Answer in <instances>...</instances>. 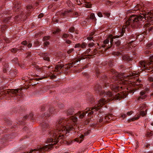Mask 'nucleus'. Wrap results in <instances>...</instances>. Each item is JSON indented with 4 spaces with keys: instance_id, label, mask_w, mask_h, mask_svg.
<instances>
[{
    "instance_id": "obj_7",
    "label": "nucleus",
    "mask_w": 153,
    "mask_h": 153,
    "mask_svg": "<svg viewBox=\"0 0 153 153\" xmlns=\"http://www.w3.org/2000/svg\"><path fill=\"white\" fill-rule=\"evenodd\" d=\"M85 57L82 56H79L78 58H74L72 60V62L68 64H67L65 66L64 68L66 70L71 68L73 66V65L78 64V62L82 59H85Z\"/></svg>"
},
{
    "instance_id": "obj_62",
    "label": "nucleus",
    "mask_w": 153,
    "mask_h": 153,
    "mask_svg": "<svg viewBox=\"0 0 153 153\" xmlns=\"http://www.w3.org/2000/svg\"><path fill=\"white\" fill-rule=\"evenodd\" d=\"M16 126L15 125H13L11 126H10V127L11 128H14L15 127H16Z\"/></svg>"
},
{
    "instance_id": "obj_64",
    "label": "nucleus",
    "mask_w": 153,
    "mask_h": 153,
    "mask_svg": "<svg viewBox=\"0 0 153 153\" xmlns=\"http://www.w3.org/2000/svg\"><path fill=\"white\" fill-rule=\"evenodd\" d=\"M144 153H152V152L149 151L148 152H144Z\"/></svg>"
},
{
    "instance_id": "obj_51",
    "label": "nucleus",
    "mask_w": 153,
    "mask_h": 153,
    "mask_svg": "<svg viewBox=\"0 0 153 153\" xmlns=\"http://www.w3.org/2000/svg\"><path fill=\"white\" fill-rule=\"evenodd\" d=\"M58 106L59 108H61L63 107V105L62 104L59 103L58 104Z\"/></svg>"
},
{
    "instance_id": "obj_32",
    "label": "nucleus",
    "mask_w": 153,
    "mask_h": 153,
    "mask_svg": "<svg viewBox=\"0 0 153 153\" xmlns=\"http://www.w3.org/2000/svg\"><path fill=\"white\" fill-rule=\"evenodd\" d=\"M12 62L15 64H18V61L17 58H15L12 60Z\"/></svg>"
},
{
    "instance_id": "obj_28",
    "label": "nucleus",
    "mask_w": 153,
    "mask_h": 153,
    "mask_svg": "<svg viewBox=\"0 0 153 153\" xmlns=\"http://www.w3.org/2000/svg\"><path fill=\"white\" fill-rule=\"evenodd\" d=\"M10 17H5L3 20L4 22L6 23H9V22H10Z\"/></svg>"
},
{
    "instance_id": "obj_10",
    "label": "nucleus",
    "mask_w": 153,
    "mask_h": 153,
    "mask_svg": "<svg viewBox=\"0 0 153 153\" xmlns=\"http://www.w3.org/2000/svg\"><path fill=\"white\" fill-rule=\"evenodd\" d=\"M52 67V66H48V67L46 66H44L42 67V68L43 71V73H44L45 74H48V76L50 77L51 78L53 79L55 78L56 77V76L55 74H53L52 73H47L48 71H46L47 70L50 68L51 67Z\"/></svg>"
},
{
    "instance_id": "obj_19",
    "label": "nucleus",
    "mask_w": 153,
    "mask_h": 153,
    "mask_svg": "<svg viewBox=\"0 0 153 153\" xmlns=\"http://www.w3.org/2000/svg\"><path fill=\"white\" fill-rule=\"evenodd\" d=\"M26 7L27 11H28L27 15L28 16H29L30 15V12L33 10V7L32 6L30 5H27Z\"/></svg>"
},
{
    "instance_id": "obj_3",
    "label": "nucleus",
    "mask_w": 153,
    "mask_h": 153,
    "mask_svg": "<svg viewBox=\"0 0 153 153\" xmlns=\"http://www.w3.org/2000/svg\"><path fill=\"white\" fill-rule=\"evenodd\" d=\"M22 88H18L4 90L0 92V96H3L4 97L8 94L12 97L16 96L18 97L21 98L23 96V94L22 92Z\"/></svg>"
},
{
    "instance_id": "obj_6",
    "label": "nucleus",
    "mask_w": 153,
    "mask_h": 153,
    "mask_svg": "<svg viewBox=\"0 0 153 153\" xmlns=\"http://www.w3.org/2000/svg\"><path fill=\"white\" fill-rule=\"evenodd\" d=\"M38 117V116L37 115L34 116L32 113H30L28 115L25 116L23 118V120H20L17 123L19 125H24L25 123L24 120L26 119H30L33 122L35 121L36 119L39 120V118Z\"/></svg>"
},
{
    "instance_id": "obj_5",
    "label": "nucleus",
    "mask_w": 153,
    "mask_h": 153,
    "mask_svg": "<svg viewBox=\"0 0 153 153\" xmlns=\"http://www.w3.org/2000/svg\"><path fill=\"white\" fill-rule=\"evenodd\" d=\"M114 38H111L110 40V44H109V40L107 39L103 42L104 44L102 45V47L104 48L105 49H108L111 48L114 44H115L117 46H119L120 44V42L117 39H115L114 41Z\"/></svg>"
},
{
    "instance_id": "obj_37",
    "label": "nucleus",
    "mask_w": 153,
    "mask_h": 153,
    "mask_svg": "<svg viewBox=\"0 0 153 153\" xmlns=\"http://www.w3.org/2000/svg\"><path fill=\"white\" fill-rule=\"evenodd\" d=\"M74 51V48H71L68 51H67V53L68 54H70L72 53Z\"/></svg>"
},
{
    "instance_id": "obj_23",
    "label": "nucleus",
    "mask_w": 153,
    "mask_h": 153,
    "mask_svg": "<svg viewBox=\"0 0 153 153\" xmlns=\"http://www.w3.org/2000/svg\"><path fill=\"white\" fill-rule=\"evenodd\" d=\"M90 19H92L93 21L95 22L97 20V19H96L95 14L94 13H91L90 15Z\"/></svg>"
},
{
    "instance_id": "obj_46",
    "label": "nucleus",
    "mask_w": 153,
    "mask_h": 153,
    "mask_svg": "<svg viewBox=\"0 0 153 153\" xmlns=\"http://www.w3.org/2000/svg\"><path fill=\"white\" fill-rule=\"evenodd\" d=\"M44 44L45 46H47L50 44V42L48 41H45Z\"/></svg>"
},
{
    "instance_id": "obj_9",
    "label": "nucleus",
    "mask_w": 153,
    "mask_h": 153,
    "mask_svg": "<svg viewBox=\"0 0 153 153\" xmlns=\"http://www.w3.org/2000/svg\"><path fill=\"white\" fill-rule=\"evenodd\" d=\"M105 119L104 120L103 117H101L99 120L100 123H101L102 122H105V121H108V120H111L113 119V117L112 114H104Z\"/></svg>"
},
{
    "instance_id": "obj_29",
    "label": "nucleus",
    "mask_w": 153,
    "mask_h": 153,
    "mask_svg": "<svg viewBox=\"0 0 153 153\" xmlns=\"http://www.w3.org/2000/svg\"><path fill=\"white\" fill-rule=\"evenodd\" d=\"M80 48H86L87 46V44L85 42H83L82 43H80Z\"/></svg>"
},
{
    "instance_id": "obj_27",
    "label": "nucleus",
    "mask_w": 153,
    "mask_h": 153,
    "mask_svg": "<svg viewBox=\"0 0 153 153\" xmlns=\"http://www.w3.org/2000/svg\"><path fill=\"white\" fill-rule=\"evenodd\" d=\"M38 150V149L37 148L36 149H34L33 150H30L29 152H25L23 153H39V152L37 153L36 151Z\"/></svg>"
},
{
    "instance_id": "obj_13",
    "label": "nucleus",
    "mask_w": 153,
    "mask_h": 153,
    "mask_svg": "<svg viewBox=\"0 0 153 153\" xmlns=\"http://www.w3.org/2000/svg\"><path fill=\"white\" fill-rule=\"evenodd\" d=\"M146 114V112H145L144 111H141L139 114H138L137 116L134 117H133L130 119L128 120L129 121H133L136 120L138 119L141 115L144 116Z\"/></svg>"
},
{
    "instance_id": "obj_41",
    "label": "nucleus",
    "mask_w": 153,
    "mask_h": 153,
    "mask_svg": "<svg viewBox=\"0 0 153 153\" xmlns=\"http://www.w3.org/2000/svg\"><path fill=\"white\" fill-rule=\"evenodd\" d=\"M37 71L39 72H43L42 68H37Z\"/></svg>"
},
{
    "instance_id": "obj_42",
    "label": "nucleus",
    "mask_w": 153,
    "mask_h": 153,
    "mask_svg": "<svg viewBox=\"0 0 153 153\" xmlns=\"http://www.w3.org/2000/svg\"><path fill=\"white\" fill-rule=\"evenodd\" d=\"M104 14L107 17H108L110 16V13L107 12H105Z\"/></svg>"
},
{
    "instance_id": "obj_25",
    "label": "nucleus",
    "mask_w": 153,
    "mask_h": 153,
    "mask_svg": "<svg viewBox=\"0 0 153 153\" xmlns=\"http://www.w3.org/2000/svg\"><path fill=\"white\" fill-rule=\"evenodd\" d=\"M128 91L130 93H132V94L134 93V91L135 90H135L134 88H133L132 87H128L127 88Z\"/></svg>"
},
{
    "instance_id": "obj_20",
    "label": "nucleus",
    "mask_w": 153,
    "mask_h": 153,
    "mask_svg": "<svg viewBox=\"0 0 153 153\" xmlns=\"http://www.w3.org/2000/svg\"><path fill=\"white\" fill-rule=\"evenodd\" d=\"M122 59L124 61L128 62L131 60V59L127 55L123 56L122 57Z\"/></svg>"
},
{
    "instance_id": "obj_30",
    "label": "nucleus",
    "mask_w": 153,
    "mask_h": 153,
    "mask_svg": "<svg viewBox=\"0 0 153 153\" xmlns=\"http://www.w3.org/2000/svg\"><path fill=\"white\" fill-rule=\"evenodd\" d=\"M4 121L6 123L8 124H9V125H10V124H11V125H12L11 122L10 121L9 119H8V118H4Z\"/></svg>"
},
{
    "instance_id": "obj_14",
    "label": "nucleus",
    "mask_w": 153,
    "mask_h": 153,
    "mask_svg": "<svg viewBox=\"0 0 153 153\" xmlns=\"http://www.w3.org/2000/svg\"><path fill=\"white\" fill-rule=\"evenodd\" d=\"M89 133L88 132H86L84 133V135L81 134L80 136L77 138L75 139V141L77 142L80 143L83 140L85 136L87 135Z\"/></svg>"
},
{
    "instance_id": "obj_24",
    "label": "nucleus",
    "mask_w": 153,
    "mask_h": 153,
    "mask_svg": "<svg viewBox=\"0 0 153 153\" xmlns=\"http://www.w3.org/2000/svg\"><path fill=\"white\" fill-rule=\"evenodd\" d=\"M153 48V42L148 43L146 45V48L151 49Z\"/></svg>"
},
{
    "instance_id": "obj_53",
    "label": "nucleus",
    "mask_w": 153,
    "mask_h": 153,
    "mask_svg": "<svg viewBox=\"0 0 153 153\" xmlns=\"http://www.w3.org/2000/svg\"><path fill=\"white\" fill-rule=\"evenodd\" d=\"M120 67L121 69H124L125 68V67L123 65H120Z\"/></svg>"
},
{
    "instance_id": "obj_60",
    "label": "nucleus",
    "mask_w": 153,
    "mask_h": 153,
    "mask_svg": "<svg viewBox=\"0 0 153 153\" xmlns=\"http://www.w3.org/2000/svg\"><path fill=\"white\" fill-rule=\"evenodd\" d=\"M94 32H92L91 33H90L89 34V36H92L93 35H94Z\"/></svg>"
},
{
    "instance_id": "obj_35",
    "label": "nucleus",
    "mask_w": 153,
    "mask_h": 153,
    "mask_svg": "<svg viewBox=\"0 0 153 153\" xmlns=\"http://www.w3.org/2000/svg\"><path fill=\"white\" fill-rule=\"evenodd\" d=\"M50 37L49 36H44L43 38V40L44 41H47L50 39Z\"/></svg>"
},
{
    "instance_id": "obj_22",
    "label": "nucleus",
    "mask_w": 153,
    "mask_h": 153,
    "mask_svg": "<svg viewBox=\"0 0 153 153\" xmlns=\"http://www.w3.org/2000/svg\"><path fill=\"white\" fill-rule=\"evenodd\" d=\"M153 135V131L150 130H147L146 136L147 137H150Z\"/></svg>"
},
{
    "instance_id": "obj_59",
    "label": "nucleus",
    "mask_w": 153,
    "mask_h": 153,
    "mask_svg": "<svg viewBox=\"0 0 153 153\" xmlns=\"http://www.w3.org/2000/svg\"><path fill=\"white\" fill-rule=\"evenodd\" d=\"M132 111H131L130 112H128L127 113V115H131V114H132Z\"/></svg>"
},
{
    "instance_id": "obj_17",
    "label": "nucleus",
    "mask_w": 153,
    "mask_h": 153,
    "mask_svg": "<svg viewBox=\"0 0 153 153\" xmlns=\"http://www.w3.org/2000/svg\"><path fill=\"white\" fill-rule=\"evenodd\" d=\"M13 133L12 134H5L3 137V140H7L10 138H13L14 137V136H13Z\"/></svg>"
},
{
    "instance_id": "obj_45",
    "label": "nucleus",
    "mask_w": 153,
    "mask_h": 153,
    "mask_svg": "<svg viewBox=\"0 0 153 153\" xmlns=\"http://www.w3.org/2000/svg\"><path fill=\"white\" fill-rule=\"evenodd\" d=\"M46 77V76L44 77V76H42L41 77H40L39 78H35L34 79H36V80L38 81L40 80H41L45 78Z\"/></svg>"
},
{
    "instance_id": "obj_49",
    "label": "nucleus",
    "mask_w": 153,
    "mask_h": 153,
    "mask_svg": "<svg viewBox=\"0 0 153 153\" xmlns=\"http://www.w3.org/2000/svg\"><path fill=\"white\" fill-rule=\"evenodd\" d=\"M60 31V30L59 29H57L56 31H54L53 32V34H56L57 33L59 32Z\"/></svg>"
},
{
    "instance_id": "obj_43",
    "label": "nucleus",
    "mask_w": 153,
    "mask_h": 153,
    "mask_svg": "<svg viewBox=\"0 0 153 153\" xmlns=\"http://www.w3.org/2000/svg\"><path fill=\"white\" fill-rule=\"evenodd\" d=\"M74 30V27H71L69 29V31L71 32H73Z\"/></svg>"
},
{
    "instance_id": "obj_11",
    "label": "nucleus",
    "mask_w": 153,
    "mask_h": 153,
    "mask_svg": "<svg viewBox=\"0 0 153 153\" xmlns=\"http://www.w3.org/2000/svg\"><path fill=\"white\" fill-rule=\"evenodd\" d=\"M13 4L14 5L13 8V11L16 12L17 14L22 15L21 14L22 13V11H19V8L21 6L20 4L18 1H16L13 3Z\"/></svg>"
},
{
    "instance_id": "obj_38",
    "label": "nucleus",
    "mask_w": 153,
    "mask_h": 153,
    "mask_svg": "<svg viewBox=\"0 0 153 153\" xmlns=\"http://www.w3.org/2000/svg\"><path fill=\"white\" fill-rule=\"evenodd\" d=\"M108 65L110 67H112V66L113 65V63L111 61H110V60H109L108 61Z\"/></svg>"
},
{
    "instance_id": "obj_1",
    "label": "nucleus",
    "mask_w": 153,
    "mask_h": 153,
    "mask_svg": "<svg viewBox=\"0 0 153 153\" xmlns=\"http://www.w3.org/2000/svg\"><path fill=\"white\" fill-rule=\"evenodd\" d=\"M95 71L98 78L100 79V82L99 84H97L94 87V90L97 93H100L102 97L98 101L97 103L94 102V99L90 97L89 99L90 104L93 105L92 108H89L84 111H79L77 113L73 115L74 110L73 108H70L66 111L68 116L70 115L69 119L60 118L58 120L55 128H53L49 126L46 120L49 121V117L53 114L55 113L57 110L56 108L50 107L42 115L39 116L42 123L40 125L42 127L43 134L46 133V141L45 145L39 146L37 148L38 150L37 153H45L52 146L57 143H62L64 142L65 135L70 130H81L83 126L88 124L89 121L85 118L86 114L87 116H91L94 114H96V112L100 110L102 105L111 100H119L120 99L126 97L127 94L123 92L116 94L122 88V84L130 86V81H127V79L124 78L123 75L117 72L113 69L109 71V82L107 80V77L104 73L101 74L99 69L96 68Z\"/></svg>"
},
{
    "instance_id": "obj_18",
    "label": "nucleus",
    "mask_w": 153,
    "mask_h": 153,
    "mask_svg": "<svg viewBox=\"0 0 153 153\" xmlns=\"http://www.w3.org/2000/svg\"><path fill=\"white\" fill-rule=\"evenodd\" d=\"M140 96L138 98V100H140L141 99H144L146 97V93L144 91H142L140 92Z\"/></svg>"
},
{
    "instance_id": "obj_15",
    "label": "nucleus",
    "mask_w": 153,
    "mask_h": 153,
    "mask_svg": "<svg viewBox=\"0 0 153 153\" xmlns=\"http://www.w3.org/2000/svg\"><path fill=\"white\" fill-rule=\"evenodd\" d=\"M64 68V66L61 64L56 65L55 67V70L59 74L62 73Z\"/></svg>"
},
{
    "instance_id": "obj_26",
    "label": "nucleus",
    "mask_w": 153,
    "mask_h": 153,
    "mask_svg": "<svg viewBox=\"0 0 153 153\" xmlns=\"http://www.w3.org/2000/svg\"><path fill=\"white\" fill-rule=\"evenodd\" d=\"M68 36L69 35L68 34L64 33L61 36V38L64 41H65L67 39Z\"/></svg>"
},
{
    "instance_id": "obj_39",
    "label": "nucleus",
    "mask_w": 153,
    "mask_h": 153,
    "mask_svg": "<svg viewBox=\"0 0 153 153\" xmlns=\"http://www.w3.org/2000/svg\"><path fill=\"white\" fill-rule=\"evenodd\" d=\"M65 41V43L68 44H70L72 43V42L69 39H66Z\"/></svg>"
},
{
    "instance_id": "obj_2",
    "label": "nucleus",
    "mask_w": 153,
    "mask_h": 153,
    "mask_svg": "<svg viewBox=\"0 0 153 153\" xmlns=\"http://www.w3.org/2000/svg\"><path fill=\"white\" fill-rule=\"evenodd\" d=\"M145 20L150 23H147L144 25V32L141 34L136 33L134 36V40H132L131 42L136 39H139L140 41H143L144 38L143 34H147L153 30V26H151V24L153 25V10L150 12L144 11H142L140 14L131 15L126 22L122 29L119 32L118 35L116 36L119 37L126 36V35L125 32L126 28L128 30H130L131 28L134 29L140 28L144 24Z\"/></svg>"
},
{
    "instance_id": "obj_56",
    "label": "nucleus",
    "mask_w": 153,
    "mask_h": 153,
    "mask_svg": "<svg viewBox=\"0 0 153 153\" xmlns=\"http://www.w3.org/2000/svg\"><path fill=\"white\" fill-rule=\"evenodd\" d=\"M45 107L44 106H42L41 108V110L42 111H43L44 110H45Z\"/></svg>"
},
{
    "instance_id": "obj_33",
    "label": "nucleus",
    "mask_w": 153,
    "mask_h": 153,
    "mask_svg": "<svg viewBox=\"0 0 153 153\" xmlns=\"http://www.w3.org/2000/svg\"><path fill=\"white\" fill-rule=\"evenodd\" d=\"M33 45L35 47L39 46V43L38 41H36L34 43Z\"/></svg>"
},
{
    "instance_id": "obj_34",
    "label": "nucleus",
    "mask_w": 153,
    "mask_h": 153,
    "mask_svg": "<svg viewBox=\"0 0 153 153\" xmlns=\"http://www.w3.org/2000/svg\"><path fill=\"white\" fill-rule=\"evenodd\" d=\"M67 4L70 7L72 6L73 5V4L70 1H67Z\"/></svg>"
},
{
    "instance_id": "obj_54",
    "label": "nucleus",
    "mask_w": 153,
    "mask_h": 153,
    "mask_svg": "<svg viewBox=\"0 0 153 153\" xmlns=\"http://www.w3.org/2000/svg\"><path fill=\"white\" fill-rule=\"evenodd\" d=\"M91 49H87V50L85 51V53L87 54L89 53V52H90Z\"/></svg>"
},
{
    "instance_id": "obj_57",
    "label": "nucleus",
    "mask_w": 153,
    "mask_h": 153,
    "mask_svg": "<svg viewBox=\"0 0 153 153\" xmlns=\"http://www.w3.org/2000/svg\"><path fill=\"white\" fill-rule=\"evenodd\" d=\"M112 3L111 2L108 1L107 2L106 4L109 5H111L112 4Z\"/></svg>"
},
{
    "instance_id": "obj_52",
    "label": "nucleus",
    "mask_w": 153,
    "mask_h": 153,
    "mask_svg": "<svg viewBox=\"0 0 153 153\" xmlns=\"http://www.w3.org/2000/svg\"><path fill=\"white\" fill-rule=\"evenodd\" d=\"M93 37H91V36H89L88 37H87V39L88 40L91 41L92 40Z\"/></svg>"
},
{
    "instance_id": "obj_44",
    "label": "nucleus",
    "mask_w": 153,
    "mask_h": 153,
    "mask_svg": "<svg viewBox=\"0 0 153 153\" xmlns=\"http://www.w3.org/2000/svg\"><path fill=\"white\" fill-rule=\"evenodd\" d=\"M94 45V43L93 42H92L91 43H89L88 44V47H92V46H93Z\"/></svg>"
},
{
    "instance_id": "obj_21",
    "label": "nucleus",
    "mask_w": 153,
    "mask_h": 153,
    "mask_svg": "<svg viewBox=\"0 0 153 153\" xmlns=\"http://www.w3.org/2000/svg\"><path fill=\"white\" fill-rule=\"evenodd\" d=\"M17 73V71L16 70H12L10 71V76L14 77Z\"/></svg>"
},
{
    "instance_id": "obj_48",
    "label": "nucleus",
    "mask_w": 153,
    "mask_h": 153,
    "mask_svg": "<svg viewBox=\"0 0 153 153\" xmlns=\"http://www.w3.org/2000/svg\"><path fill=\"white\" fill-rule=\"evenodd\" d=\"M98 16L100 17H102L103 16L102 15V13L100 12H99L97 13Z\"/></svg>"
},
{
    "instance_id": "obj_50",
    "label": "nucleus",
    "mask_w": 153,
    "mask_h": 153,
    "mask_svg": "<svg viewBox=\"0 0 153 153\" xmlns=\"http://www.w3.org/2000/svg\"><path fill=\"white\" fill-rule=\"evenodd\" d=\"M148 79L150 82H153V78L152 77H149L148 78Z\"/></svg>"
},
{
    "instance_id": "obj_31",
    "label": "nucleus",
    "mask_w": 153,
    "mask_h": 153,
    "mask_svg": "<svg viewBox=\"0 0 153 153\" xmlns=\"http://www.w3.org/2000/svg\"><path fill=\"white\" fill-rule=\"evenodd\" d=\"M113 54L115 56H118L121 55V53L119 52H113Z\"/></svg>"
},
{
    "instance_id": "obj_8",
    "label": "nucleus",
    "mask_w": 153,
    "mask_h": 153,
    "mask_svg": "<svg viewBox=\"0 0 153 153\" xmlns=\"http://www.w3.org/2000/svg\"><path fill=\"white\" fill-rule=\"evenodd\" d=\"M77 13L75 12H73L71 10H69L66 11L58 13V15H60L59 17L62 19L65 18L66 17L75 16L76 15H77Z\"/></svg>"
},
{
    "instance_id": "obj_61",
    "label": "nucleus",
    "mask_w": 153,
    "mask_h": 153,
    "mask_svg": "<svg viewBox=\"0 0 153 153\" xmlns=\"http://www.w3.org/2000/svg\"><path fill=\"white\" fill-rule=\"evenodd\" d=\"M43 14H40L38 16L39 18H41L43 16Z\"/></svg>"
},
{
    "instance_id": "obj_4",
    "label": "nucleus",
    "mask_w": 153,
    "mask_h": 153,
    "mask_svg": "<svg viewBox=\"0 0 153 153\" xmlns=\"http://www.w3.org/2000/svg\"><path fill=\"white\" fill-rule=\"evenodd\" d=\"M139 63L142 71H146V72L153 71V56L150 57L149 61L147 62L141 61Z\"/></svg>"
},
{
    "instance_id": "obj_47",
    "label": "nucleus",
    "mask_w": 153,
    "mask_h": 153,
    "mask_svg": "<svg viewBox=\"0 0 153 153\" xmlns=\"http://www.w3.org/2000/svg\"><path fill=\"white\" fill-rule=\"evenodd\" d=\"M74 48H80V43H78L76 44L74 46Z\"/></svg>"
},
{
    "instance_id": "obj_12",
    "label": "nucleus",
    "mask_w": 153,
    "mask_h": 153,
    "mask_svg": "<svg viewBox=\"0 0 153 153\" xmlns=\"http://www.w3.org/2000/svg\"><path fill=\"white\" fill-rule=\"evenodd\" d=\"M23 45L21 46L20 48L19 49L20 51L25 50L27 49V46L28 48H30L32 46L31 43H28L27 41H23L22 43Z\"/></svg>"
},
{
    "instance_id": "obj_58",
    "label": "nucleus",
    "mask_w": 153,
    "mask_h": 153,
    "mask_svg": "<svg viewBox=\"0 0 153 153\" xmlns=\"http://www.w3.org/2000/svg\"><path fill=\"white\" fill-rule=\"evenodd\" d=\"M127 116V115L126 114H122L121 115V117L123 118H125L126 116Z\"/></svg>"
},
{
    "instance_id": "obj_36",
    "label": "nucleus",
    "mask_w": 153,
    "mask_h": 153,
    "mask_svg": "<svg viewBox=\"0 0 153 153\" xmlns=\"http://www.w3.org/2000/svg\"><path fill=\"white\" fill-rule=\"evenodd\" d=\"M19 50V49H18L16 48H12L11 49V51L13 53H16Z\"/></svg>"
},
{
    "instance_id": "obj_55",
    "label": "nucleus",
    "mask_w": 153,
    "mask_h": 153,
    "mask_svg": "<svg viewBox=\"0 0 153 153\" xmlns=\"http://www.w3.org/2000/svg\"><path fill=\"white\" fill-rule=\"evenodd\" d=\"M84 74L86 78H88V77H89V75L87 73H84Z\"/></svg>"
},
{
    "instance_id": "obj_63",
    "label": "nucleus",
    "mask_w": 153,
    "mask_h": 153,
    "mask_svg": "<svg viewBox=\"0 0 153 153\" xmlns=\"http://www.w3.org/2000/svg\"><path fill=\"white\" fill-rule=\"evenodd\" d=\"M70 36H71V39H73L74 40H75V39H74L73 38V35L72 34H71L70 35Z\"/></svg>"
},
{
    "instance_id": "obj_40",
    "label": "nucleus",
    "mask_w": 153,
    "mask_h": 153,
    "mask_svg": "<svg viewBox=\"0 0 153 153\" xmlns=\"http://www.w3.org/2000/svg\"><path fill=\"white\" fill-rule=\"evenodd\" d=\"M84 6L86 8H90L91 7V4H85Z\"/></svg>"
},
{
    "instance_id": "obj_16",
    "label": "nucleus",
    "mask_w": 153,
    "mask_h": 153,
    "mask_svg": "<svg viewBox=\"0 0 153 153\" xmlns=\"http://www.w3.org/2000/svg\"><path fill=\"white\" fill-rule=\"evenodd\" d=\"M42 57L44 60L48 62L50 61L49 56L50 55L48 53H45L42 54Z\"/></svg>"
}]
</instances>
